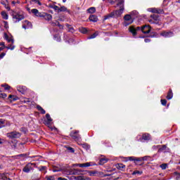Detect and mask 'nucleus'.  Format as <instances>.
I'll list each match as a JSON object with an SVG mask.
<instances>
[{"instance_id":"obj_34","label":"nucleus","mask_w":180,"mask_h":180,"mask_svg":"<svg viewBox=\"0 0 180 180\" xmlns=\"http://www.w3.org/2000/svg\"><path fill=\"white\" fill-rule=\"evenodd\" d=\"M46 180H55L56 178L54 177V176H46Z\"/></svg>"},{"instance_id":"obj_14","label":"nucleus","mask_w":180,"mask_h":180,"mask_svg":"<svg viewBox=\"0 0 180 180\" xmlns=\"http://www.w3.org/2000/svg\"><path fill=\"white\" fill-rule=\"evenodd\" d=\"M13 19H15V22H19V20H22L23 19V15L19 14H13Z\"/></svg>"},{"instance_id":"obj_51","label":"nucleus","mask_w":180,"mask_h":180,"mask_svg":"<svg viewBox=\"0 0 180 180\" xmlns=\"http://www.w3.org/2000/svg\"><path fill=\"white\" fill-rule=\"evenodd\" d=\"M28 102H30L29 98H25L24 101H23V103H27Z\"/></svg>"},{"instance_id":"obj_57","label":"nucleus","mask_w":180,"mask_h":180,"mask_svg":"<svg viewBox=\"0 0 180 180\" xmlns=\"http://www.w3.org/2000/svg\"><path fill=\"white\" fill-rule=\"evenodd\" d=\"M0 46H2V47H6L5 42H0Z\"/></svg>"},{"instance_id":"obj_36","label":"nucleus","mask_w":180,"mask_h":180,"mask_svg":"<svg viewBox=\"0 0 180 180\" xmlns=\"http://www.w3.org/2000/svg\"><path fill=\"white\" fill-rule=\"evenodd\" d=\"M124 167H126V166L122 163L118 164L117 166V167L119 168V169H122L124 168Z\"/></svg>"},{"instance_id":"obj_42","label":"nucleus","mask_w":180,"mask_h":180,"mask_svg":"<svg viewBox=\"0 0 180 180\" xmlns=\"http://www.w3.org/2000/svg\"><path fill=\"white\" fill-rule=\"evenodd\" d=\"M161 103H162V105H163V106H165L167 105V100L162 99L161 100Z\"/></svg>"},{"instance_id":"obj_58","label":"nucleus","mask_w":180,"mask_h":180,"mask_svg":"<svg viewBox=\"0 0 180 180\" xmlns=\"http://www.w3.org/2000/svg\"><path fill=\"white\" fill-rule=\"evenodd\" d=\"M58 180H68V179L65 178L58 177Z\"/></svg>"},{"instance_id":"obj_60","label":"nucleus","mask_w":180,"mask_h":180,"mask_svg":"<svg viewBox=\"0 0 180 180\" xmlns=\"http://www.w3.org/2000/svg\"><path fill=\"white\" fill-rule=\"evenodd\" d=\"M6 46H1L0 47V51H2V50H4Z\"/></svg>"},{"instance_id":"obj_5","label":"nucleus","mask_w":180,"mask_h":180,"mask_svg":"<svg viewBox=\"0 0 180 180\" xmlns=\"http://www.w3.org/2000/svg\"><path fill=\"white\" fill-rule=\"evenodd\" d=\"M150 18H151V20H149V22L151 24L155 23V25H158V22H160V15L153 14L150 15Z\"/></svg>"},{"instance_id":"obj_43","label":"nucleus","mask_w":180,"mask_h":180,"mask_svg":"<svg viewBox=\"0 0 180 180\" xmlns=\"http://www.w3.org/2000/svg\"><path fill=\"white\" fill-rule=\"evenodd\" d=\"M160 167L162 168V169H167V164L161 165Z\"/></svg>"},{"instance_id":"obj_48","label":"nucleus","mask_w":180,"mask_h":180,"mask_svg":"<svg viewBox=\"0 0 180 180\" xmlns=\"http://www.w3.org/2000/svg\"><path fill=\"white\" fill-rule=\"evenodd\" d=\"M77 165H78V167H79L80 168H84V167H85L84 163H83V164H77Z\"/></svg>"},{"instance_id":"obj_52","label":"nucleus","mask_w":180,"mask_h":180,"mask_svg":"<svg viewBox=\"0 0 180 180\" xmlns=\"http://www.w3.org/2000/svg\"><path fill=\"white\" fill-rule=\"evenodd\" d=\"M144 41H145V43H150V41H151V40L148 38H146L144 39Z\"/></svg>"},{"instance_id":"obj_49","label":"nucleus","mask_w":180,"mask_h":180,"mask_svg":"<svg viewBox=\"0 0 180 180\" xmlns=\"http://www.w3.org/2000/svg\"><path fill=\"white\" fill-rule=\"evenodd\" d=\"M6 53H5V52H3V53H1V54H0V58H4V57H5V55H6Z\"/></svg>"},{"instance_id":"obj_54","label":"nucleus","mask_w":180,"mask_h":180,"mask_svg":"<svg viewBox=\"0 0 180 180\" xmlns=\"http://www.w3.org/2000/svg\"><path fill=\"white\" fill-rule=\"evenodd\" d=\"M4 127V122H2V120H0V129L1 127Z\"/></svg>"},{"instance_id":"obj_61","label":"nucleus","mask_w":180,"mask_h":180,"mask_svg":"<svg viewBox=\"0 0 180 180\" xmlns=\"http://www.w3.org/2000/svg\"><path fill=\"white\" fill-rule=\"evenodd\" d=\"M12 98H15V96H13V95H9L8 99H12Z\"/></svg>"},{"instance_id":"obj_32","label":"nucleus","mask_w":180,"mask_h":180,"mask_svg":"<svg viewBox=\"0 0 180 180\" xmlns=\"http://www.w3.org/2000/svg\"><path fill=\"white\" fill-rule=\"evenodd\" d=\"M96 36H98V32H95L93 34H91L90 37H88L89 39H95V37H96Z\"/></svg>"},{"instance_id":"obj_46","label":"nucleus","mask_w":180,"mask_h":180,"mask_svg":"<svg viewBox=\"0 0 180 180\" xmlns=\"http://www.w3.org/2000/svg\"><path fill=\"white\" fill-rule=\"evenodd\" d=\"M138 159L141 160V161H146L147 160V157L145 156L143 158H138Z\"/></svg>"},{"instance_id":"obj_10","label":"nucleus","mask_w":180,"mask_h":180,"mask_svg":"<svg viewBox=\"0 0 180 180\" xmlns=\"http://www.w3.org/2000/svg\"><path fill=\"white\" fill-rule=\"evenodd\" d=\"M149 11L152 12V13H164V10L160 8H149Z\"/></svg>"},{"instance_id":"obj_50","label":"nucleus","mask_w":180,"mask_h":180,"mask_svg":"<svg viewBox=\"0 0 180 180\" xmlns=\"http://www.w3.org/2000/svg\"><path fill=\"white\" fill-rule=\"evenodd\" d=\"M91 167V163L90 162L84 163V167Z\"/></svg>"},{"instance_id":"obj_25","label":"nucleus","mask_w":180,"mask_h":180,"mask_svg":"<svg viewBox=\"0 0 180 180\" xmlns=\"http://www.w3.org/2000/svg\"><path fill=\"white\" fill-rule=\"evenodd\" d=\"M88 13H95L96 12V8L95 7H91L87 9Z\"/></svg>"},{"instance_id":"obj_17","label":"nucleus","mask_w":180,"mask_h":180,"mask_svg":"<svg viewBox=\"0 0 180 180\" xmlns=\"http://www.w3.org/2000/svg\"><path fill=\"white\" fill-rule=\"evenodd\" d=\"M4 38L6 39V40H7L8 43L11 42L12 44H13V38H9V36L6 32L4 33Z\"/></svg>"},{"instance_id":"obj_30","label":"nucleus","mask_w":180,"mask_h":180,"mask_svg":"<svg viewBox=\"0 0 180 180\" xmlns=\"http://www.w3.org/2000/svg\"><path fill=\"white\" fill-rule=\"evenodd\" d=\"M72 169H65L63 170V174L65 175H71Z\"/></svg>"},{"instance_id":"obj_56","label":"nucleus","mask_w":180,"mask_h":180,"mask_svg":"<svg viewBox=\"0 0 180 180\" xmlns=\"http://www.w3.org/2000/svg\"><path fill=\"white\" fill-rule=\"evenodd\" d=\"M83 180H91V178L83 176Z\"/></svg>"},{"instance_id":"obj_26","label":"nucleus","mask_w":180,"mask_h":180,"mask_svg":"<svg viewBox=\"0 0 180 180\" xmlns=\"http://www.w3.org/2000/svg\"><path fill=\"white\" fill-rule=\"evenodd\" d=\"M37 109L39 112H41V113L42 115H45L46 110H44V109H43V108H41V106L37 105Z\"/></svg>"},{"instance_id":"obj_47","label":"nucleus","mask_w":180,"mask_h":180,"mask_svg":"<svg viewBox=\"0 0 180 180\" xmlns=\"http://www.w3.org/2000/svg\"><path fill=\"white\" fill-rule=\"evenodd\" d=\"M58 26L59 27V29H60V30H63V29H64V25H60V22H58Z\"/></svg>"},{"instance_id":"obj_40","label":"nucleus","mask_w":180,"mask_h":180,"mask_svg":"<svg viewBox=\"0 0 180 180\" xmlns=\"http://www.w3.org/2000/svg\"><path fill=\"white\" fill-rule=\"evenodd\" d=\"M75 180H84V176H75Z\"/></svg>"},{"instance_id":"obj_41","label":"nucleus","mask_w":180,"mask_h":180,"mask_svg":"<svg viewBox=\"0 0 180 180\" xmlns=\"http://www.w3.org/2000/svg\"><path fill=\"white\" fill-rule=\"evenodd\" d=\"M58 23H59V22L58 21H52L51 22V25H52V26H53V27H55V26H58Z\"/></svg>"},{"instance_id":"obj_38","label":"nucleus","mask_w":180,"mask_h":180,"mask_svg":"<svg viewBox=\"0 0 180 180\" xmlns=\"http://www.w3.org/2000/svg\"><path fill=\"white\" fill-rule=\"evenodd\" d=\"M60 171H63V168H56L53 169V172H60Z\"/></svg>"},{"instance_id":"obj_55","label":"nucleus","mask_w":180,"mask_h":180,"mask_svg":"<svg viewBox=\"0 0 180 180\" xmlns=\"http://www.w3.org/2000/svg\"><path fill=\"white\" fill-rule=\"evenodd\" d=\"M44 169H46V167L41 166L40 168V171H44Z\"/></svg>"},{"instance_id":"obj_33","label":"nucleus","mask_w":180,"mask_h":180,"mask_svg":"<svg viewBox=\"0 0 180 180\" xmlns=\"http://www.w3.org/2000/svg\"><path fill=\"white\" fill-rule=\"evenodd\" d=\"M139 174V175H141V174H143V172H140L139 170H136V171H134L133 173H132V175H137Z\"/></svg>"},{"instance_id":"obj_7","label":"nucleus","mask_w":180,"mask_h":180,"mask_svg":"<svg viewBox=\"0 0 180 180\" xmlns=\"http://www.w3.org/2000/svg\"><path fill=\"white\" fill-rule=\"evenodd\" d=\"M141 31L144 34H148L151 32V27L150 25H143L141 27Z\"/></svg>"},{"instance_id":"obj_4","label":"nucleus","mask_w":180,"mask_h":180,"mask_svg":"<svg viewBox=\"0 0 180 180\" xmlns=\"http://www.w3.org/2000/svg\"><path fill=\"white\" fill-rule=\"evenodd\" d=\"M20 136H22V134L17 131L7 133V137H8L9 139H19Z\"/></svg>"},{"instance_id":"obj_19","label":"nucleus","mask_w":180,"mask_h":180,"mask_svg":"<svg viewBox=\"0 0 180 180\" xmlns=\"http://www.w3.org/2000/svg\"><path fill=\"white\" fill-rule=\"evenodd\" d=\"M173 96L174 94L172 93V89H170L167 93V99H172Z\"/></svg>"},{"instance_id":"obj_44","label":"nucleus","mask_w":180,"mask_h":180,"mask_svg":"<svg viewBox=\"0 0 180 180\" xmlns=\"http://www.w3.org/2000/svg\"><path fill=\"white\" fill-rule=\"evenodd\" d=\"M0 98L5 99V98H6V94H0Z\"/></svg>"},{"instance_id":"obj_2","label":"nucleus","mask_w":180,"mask_h":180,"mask_svg":"<svg viewBox=\"0 0 180 180\" xmlns=\"http://www.w3.org/2000/svg\"><path fill=\"white\" fill-rule=\"evenodd\" d=\"M31 12L32 15H34V16H37V18H42L44 20L49 21L53 19V15L51 14L44 12H39L37 8L32 9Z\"/></svg>"},{"instance_id":"obj_53","label":"nucleus","mask_w":180,"mask_h":180,"mask_svg":"<svg viewBox=\"0 0 180 180\" xmlns=\"http://www.w3.org/2000/svg\"><path fill=\"white\" fill-rule=\"evenodd\" d=\"M2 4H3V5H4L5 8H6L8 11H11V7L6 6V4H4V3H2Z\"/></svg>"},{"instance_id":"obj_59","label":"nucleus","mask_w":180,"mask_h":180,"mask_svg":"<svg viewBox=\"0 0 180 180\" xmlns=\"http://www.w3.org/2000/svg\"><path fill=\"white\" fill-rule=\"evenodd\" d=\"M27 11L29 12V13H32V10H30L29 8H26Z\"/></svg>"},{"instance_id":"obj_11","label":"nucleus","mask_w":180,"mask_h":180,"mask_svg":"<svg viewBox=\"0 0 180 180\" xmlns=\"http://www.w3.org/2000/svg\"><path fill=\"white\" fill-rule=\"evenodd\" d=\"M151 139V135H150L149 134H143L142 135V137L140 139L141 141H142V140H144L145 141H148V140Z\"/></svg>"},{"instance_id":"obj_22","label":"nucleus","mask_w":180,"mask_h":180,"mask_svg":"<svg viewBox=\"0 0 180 180\" xmlns=\"http://www.w3.org/2000/svg\"><path fill=\"white\" fill-rule=\"evenodd\" d=\"M165 151H167V146L163 145L159 148L158 153H165Z\"/></svg>"},{"instance_id":"obj_21","label":"nucleus","mask_w":180,"mask_h":180,"mask_svg":"<svg viewBox=\"0 0 180 180\" xmlns=\"http://www.w3.org/2000/svg\"><path fill=\"white\" fill-rule=\"evenodd\" d=\"M79 32L83 33V34H86V33H88V30L84 27H81L79 28Z\"/></svg>"},{"instance_id":"obj_62","label":"nucleus","mask_w":180,"mask_h":180,"mask_svg":"<svg viewBox=\"0 0 180 180\" xmlns=\"http://www.w3.org/2000/svg\"><path fill=\"white\" fill-rule=\"evenodd\" d=\"M58 20H60V22H64V20L61 18H59Z\"/></svg>"},{"instance_id":"obj_29","label":"nucleus","mask_w":180,"mask_h":180,"mask_svg":"<svg viewBox=\"0 0 180 180\" xmlns=\"http://www.w3.org/2000/svg\"><path fill=\"white\" fill-rule=\"evenodd\" d=\"M1 86L4 88L6 91H9V89H11V86L8 84H1Z\"/></svg>"},{"instance_id":"obj_16","label":"nucleus","mask_w":180,"mask_h":180,"mask_svg":"<svg viewBox=\"0 0 180 180\" xmlns=\"http://www.w3.org/2000/svg\"><path fill=\"white\" fill-rule=\"evenodd\" d=\"M46 120L45 121V124H51V122H53V119H51V117H50V114L46 115Z\"/></svg>"},{"instance_id":"obj_28","label":"nucleus","mask_w":180,"mask_h":180,"mask_svg":"<svg viewBox=\"0 0 180 180\" xmlns=\"http://www.w3.org/2000/svg\"><path fill=\"white\" fill-rule=\"evenodd\" d=\"M174 176L176 180H180V174L178 172H174Z\"/></svg>"},{"instance_id":"obj_9","label":"nucleus","mask_w":180,"mask_h":180,"mask_svg":"<svg viewBox=\"0 0 180 180\" xmlns=\"http://www.w3.org/2000/svg\"><path fill=\"white\" fill-rule=\"evenodd\" d=\"M160 36H162V37H172V36H174V32L171 31H162L160 33Z\"/></svg>"},{"instance_id":"obj_27","label":"nucleus","mask_w":180,"mask_h":180,"mask_svg":"<svg viewBox=\"0 0 180 180\" xmlns=\"http://www.w3.org/2000/svg\"><path fill=\"white\" fill-rule=\"evenodd\" d=\"M1 16L3 18V19H5L6 20H7V19H8V14L6 13V12L1 11Z\"/></svg>"},{"instance_id":"obj_64","label":"nucleus","mask_w":180,"mask_h":180,"mask_svg":"<svg viewBox=\"0 0 180 180\" xmlns=\"http://www.w3.org/2000/svg\"><path fill=\"white\" fill-rule=\"evenodd\" d=\"M89 174H90V176H92V175H94V174L95 173L89 172Z\"/></svg>"},{"instance_id":"obj_18","label":"nucleus","mask_w":180,"mask_h":180,"mask_svg":"<svg viewBox=\"0 0 180 180\" xmlns=\"http://www.w3.org/2000/svg\"><path fill=\"white\" fill-rule=\"evenodd\" d=\"M89 19L90 22H98V17L95 15H91Z\"/></svg>"},{"instance_id":"obj_63","label":"nucleus","mask_w":180,"mask_h":180,"mask_svg":"<svg viewBox=\"0 0 180 180\" xmlns=\"http://www.w3.org/2000/svg\"><path fill=\"white\" fill-rule=\"evenodd\" d=\"M18 92H20L21 94H23V90L22 89H21V90L18 89Z\"/></svg>"},{"instance_id":"obj_6","label":"nucleus","mask_w":180,"mask_h":180,"mask_svg":"<svg viewBox=\"0 0 180 180\" xmlns=\"http://www.w3.org/2000/svg\"><path fill=\"white\" fill-rule=\"evenodd\" d=\"M124 20H125V26H129V25H131V23L134 22V20L131 18V15L129 14L124 15Z\"/></svg>"},{"instance_id":"obj_20","label":"nucleus","mask_w":180,"mask_h":180,"mask_svg":"<svg viewBox=\"0 0 180 180\" xmlns=\"http://www.w3.org/2000/svg\"><path fill=\"white\" fill-rule=\"evenodd\" d=\"M127 160H129V161H134L136 164V161H141L142 159H139V158L131 156V157H128Z\"/></svg>"},{"instance_id":"obj_39","label":"nucleus","mask_w":180,"mask_h":180,"mask_svg":"<svg viewBox=\"0 0 180 180\" xmlns=\"http://www.w3.org/2000/svg\"><path fill=\"white\" fill-rule=\"evenodd\" d=\"M32 1L34 2V4H37L39 6H41V3L40 2V1H39V0H32Z\"/></svg>"},{"instance_id":"obj_3","label":"nucleus","mask_w":180,"mask_h":180,"mask_svg":"<svg viewBox=\"0 0 180 180\" xmlns=\"http://www.w3.org/2000/svg\"><path fill=\"white\" fill-rule=\"evenodd\" d=\"M79 131H72L70 132V136L73 140H75V141H80L81 140V135H79Z\"/></svg>"},{"instance_id":"obj_13","label":"nucleus","mask_w":180,"mask_h":180,"mask_svg":"<svg viewBox=\"0 0 180 180\" xmlns=\"http://www.w3.org/2000/svg\"><path fill=\"white\" fill-rule=\"evenodd\" d=\"M32 169H33V167H32V163H29L24 167L23 172L29 173Z\"/></svg>"},{"instance_id":"obj_8","label":"nucleus","mask_w":180,"mask_h":180,"mask_svg":"<svg viewBox=\"0 0 180 180\" xmlns=\"http://www.w3.org/2000/svg\"><path fill=\"white\" fill-rule=\"evenodd\" d=\"M139 30H141V27H137L136 28L133 26L129 27V32L133 36H136Z\"/></svg>"},{"instance_id":"obj_12","label":"nucleus","mask_w":180,"mask_h":180,"mask_svg":"<svg viewBox=\"0 0 180 180\" xmlns=\"http://www.w3.org/2000/svg\"><path fill=\"white\" fill-rule=\"evenodd\" d=\"M32 22H29L28 20H25L23 22V28L24 29H32Z\"/></svg>"},{"instance_id":"obj_1","label":"nucleus","mask_w":180,"mask_h":180,"mask_svg":"<svg viewBox=\"0 0 180 180\" xmlns=\"http://www.w3.org/2000/svg\"><path fill=\"white\" fill-rule=\"evenodd\" d=\"M117 5V6H120V10H117L105 15L104 18L105 20L110 19V18H119L120 16H122V14L124 11V0H118Z\"/></svg>"},{"instance_id":"obj_45","label":"nucleus","mask_w":180,"mask_h":180,"mask_svg":"<svg viewBox=\"0 0 180 180\" xmlns=\"http://www.w3.org/2000/svg\"><path fill=\"white\" fill-rule=\"evenodd\" d=\"M52 8L53 9H54V11H58V9H60V8H58V6H52Z\"/></svg>"},{"instance_id":"obj_15","label":"nucleus","mask_w":180,"mask_h":180,"mask_svg":"<svg viewBox=\"0 0 180 180\" xmlns=\"http://www.w3.org/2000/svg\"><path fill=\"white\" fill-rule=\"evenodd\" d=\"M81 172H84V171L78 169H72V172H70V174H71V175H79Z\"/></svg>"},{"instance_id":"obj_23","label":"nucleus","mask_w":180,"mask_h":180,"mask_svg":"<svg viewBox=\"0 0 180 180\" xmlns=\"http://www.w3.org/2000/svg\"><path fill=\"white\" fill-rule=\"evenodd\" d=\"M65 26L66 27H68V32H70V33H74L75 32V30H74V27H71L70 24H66Z\"/></svg>"},{"instance_id":"obj_37","label":"nucleus","mask_w":180,"mask_h":180,"mask_svg":"<svg viewBox=\"0 0 180 180\" xmlns=\"http://www.w3.org/2000/svg\"><path fill=\"white\" fill-rule=\"evenodd\" d=\"M6 49H7L8 50H13V49H15V46H12V44H10L8 46H6Z\"/></svg>"},{"instance_id":"obj_31","label":"nucleus","mask_w":180,"mask_h":180,"mask_svg":"<svg viewBox=\"0 0 180 180\" xmlns=\"http://www.w3.org/2000/svg\"><path fill=\"white\" fill-rule=\"evenodd\" d=\"M67 11V8L65 6H62L58 8V12H65Z\"/></svg>"},{"instance_id":"obj_35","label":"nucleus","mask_w":180,"mask_h":180,"mask_svg":"<svg viewBox=\"0 0 180 180\" xmlns=\"http://www.w3.org/2000/svg\"><path fill=\"white\" fill-rule=\"evenodd\" d=\"M67 150L69 151V153H75V150H74V148L72 147H68Z\"/></svg>"},{"instance_id":"obj_24","label":"nucleus","mask_w":180,"mask_h":180,"mask_svg":"<svg viewBox=\"0 0 180 180\" xmlns=\"http://www.w3.org/2000/svg\"><path fill=\"white\" fill-rule=\"evenodd\" d=\"M106 162H108V159L105 158H103L99 160L100 165H103V164H106Z\"/></svg>"}]
</instances>
